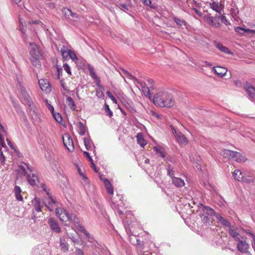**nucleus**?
Wrapping results in <instances>:
<instances>
[{
	"mask_svg": "<svg viewBox=\"0 0 255 255\" xmlns=\"http://www.w3.org/2000/svg\"><path fill=\"white\" fill-rule=\"evenodd\" d=\"M153 102L157 106L166 108H170L175 104L172 95L165 91H160L155 94Z\"/></svg>",
	"mask_w": 255,
	"mask_h": 255,
	"instance_id": "obj_1",
	"label": "nucleus"
},
{
	"mask_svg": "<svg viewBox=\"0 0 255 255\" xmlns=\"http://www.w3.org/2000/svg\"><path fill=\"white\" fill-rule=\"evenodd\" d=\"M29 54L30 60L32 65L36 67H40L41 63L40 60L42 57L41 52L39 47L34 43H30Z\"/></svg>",
	"mask_w": 255,
	"mask_h": 255,
	"instance_id": "obj_2",
	"label": "nucleus"
},
{
	"mask_svg": "<svg viewBox=\"0 0 255 255\" xmlns=\"http://www.w3.org/2000/svg\"><path fill=\"white\" fill-rule=\"evenodd\" d=\"M19 166V168L22 171V174L25 176L27 174V180L28 183L31 185L34 186L39 182L37 176L32 173V170L26 164L23 163Z\"/></svg>",
	"mask_w": 255,
	"mask_h": 255,
	"instance_id": "obj_3",
	"label": "nucleus"
},
{
	"mask_svg": "<svg viewBox=\"0 0 255 255\" xmlns=\"http://www.w3.org/2000/svg\"><path fill=\"white\" fill-rule=\"evenodd\" d=\"M56 214L62 222H67L70 221L78 223V218L74 214H69L64 209L56 208Z\"/></svg>",
	"mask_w": 255,
	"mask_h": 255,
	"instance_id": "obj_4",
	"label": "nucleus"
},
{
	"mask_svg": "<svg viewBox=\"0 0 255 255\" xmlns=\"http://www.w3.org/2000/svg\"><path fill=\"white\" fill-rule=\"evenodd\" d=\"M216 214L214 210L211 208L204 206L202 208L200 216L202 221L205 224H209L212 221V217Z\"/></svg>",
	"mask_w": 255,
	"mask_h": 255,
	"instance_id": "obj_5",
	"label": "nucleus"
},
{
	"mask_svg": "<svg viewBox=\"0 0 255 255\" xmlns=\"http://www.w3.org/2000/svg\"><path fill=\"white\" fill-rule=\"evenodd\" d=\"M42 187L43 188V191H45L47 192V194L48 196V198L46 199L44 204L45 206L48 209V210L50 211H52L54 209L57 208V203L56 200L52 197V195L49 194V193L46 190L45 188V185L43 184L42 185Z\"/></svg>",
	"mask_w": 255,
	"mask_h": 255,
	"instance_id": "obj_6",
	"label": "nucleus"
},
{
	"mask_svg": "<svg viewBox=\"0 0 255 255\" xmlns=\"http://www.w3.org/2000/svg\"><path fill=\"white\" fill-rule=\"evenodd\" d=\"M62 12L65 18L71 21H77L80 19V16L68 8L63 7Z\"/></svg>",
	"mask_w": 255,
	"mask_h": 255,
	"instance_id": "obj_7",
	"label": "nucleus"
},
{
	"mask_svg": "<svg viewBox=\"0 0 255 255\" xmlns=\"http://www.w3.org/2000/svg\"><path fill=\"white\" fill-rule=\"evenodd\" d=\"M239 243L237 244V248L238 251L242 253L247 254L249 253V249L250 245L247 243L246 238L244 237H241V239L238 241Z\"/></svg>",
	"mask_w": 255,
	"mask_h": 255,
	"instance_id": "obj_8",
	"label": "nucleus"
},
{
	"mask_svg": "<svg viewBox=\"0 0 255 255\" xmlns=\"http://www.w3.org/2000/svg\"><path fill=\"white\" fill-rule=\"evenodd\" d=\"M63 142L64 146L70 152L74 150V146L73 140L69 134H65L63 135Z\"/></svg>",
	"mask_w": 255,
	"mask_h": 255,
	"instance_id": "obj_9",
	"label": "nucleus"
},
{
	"mask_svg": "<svg viewBox=\"0 0 255 255\" xmlns=\"http://www.w3.org/2000/svg\"><path fill=\"white\" fill-rule=\"evenodd\" d=\"M20 90L21 94V98L22 99L23 103L28 106H30L32 103V100L26 88L22 86H20Z\"/></svg>",
	"mask_w": 255,
	"mask_h": 255,
	"instance_id": "obj_10",
	"label": "nucleus"
},
{
	"mask_svg": "<svg viewBox=\"0 0 255 255\" xmlns=\"http://www.w3.org/2000/svg\"><path fill=\"white\" fill-rule=\"evenodd\" d=\"M244 88L248 93L249 96L255 100V86L249 82H246L244 84Z\"/></svg>",
	"mask_w": 255,
	"mask_h": 255,
	"instance_id": "obj_11",
	"label": "nucleus"
},
{
	"mask_svg": "<svg viewBox=\"0 0 255 255\" xmlns=\"http://www.w3.org/2000/svg\"><path fill=\"white\" fill-rule=\"evenodd\" d=\"M38 84L40 89L44 92L48 93L51 92V88L49 82L47 80L40 79Z\"/></svg>",
	"mask_w": 255,
	"mask_h": 255,
	"instance_id": "obj_12",
	"label": "nucleus"
},
{
	"mask_svg": "<svg viewBox=\"0 0 255 255\" xmlns=\"http://www.w3.org/2000/svg\"><path fill=\"white\" fill-rule=\"evenodd\" d=\"M48 224L51 229L53 232L57 233H59L61 232L60 227H59V224L56 220L52 218H50L48 221Z\"/></svg>",
	"mask_w": 255,
	"mask_h": 255,
	"instance_id": "obj_13",
	"label": "nucleus"
},
{
	"mask_svg": "<svg viewBox=\"0 0 255 255\" xmlns=\"http://www.w3.org/2000/svg\"><path fill=\"white\" fill-rule=\"evenodd\" d=\"M176 141L180 145H186L188 143V140L186 136L180 132H178L175 135Z\"/></svg>",
	"mask_w": 255,
	"mask_h": 255,
	"instance_id": "obj_14",
	"label": "nucleus"
},
{
	"mask_svg": "<svg viewBox=\"0 0 255 255\" xmlns=\"http://www.w3.org/2000/svg\"><path fill=\"white\" fill-rule=\"evenodd\" d=\"M210 6L213 10L220 14H221L222 12L223 11V6L221 4L218 2H213L212 3H210Z\"/></svg>",
	"mask_w": 255,
	"mask_h": 255,
	"instance_id": "obj_15",
	"label": "nucleus"
},
{
	"mask_svg": "<svg viewBox=\"0 0 255 255\" xmlns=\"http://www.w3.org/2000/svg\"><path fill=\"white\" fill-rule=\"evenodd\" d=\"M214 44L215 46L221 52L228 54H232V52L229 49V48H227V47L223 46L222 43L217 42V41H214Z\"/></svg>",
	"mask_w": 255,
	"mask_h": 255,
	"instance_id": "obj_16",
	"label": "nucleus"
},
{
	"mask_svg": "<svg viewBox=\"0 0 255 255\" xmlns=\"http://www.w3.org/2000/svg\"><path fill=\"white\" fill-rule=\"evenodd\" d=\"M215 216L216 219L224 226L229 227L231 226V224L228 220L223 217L219 213H216Z\"/></svg>",
	"mask_w": 255,
	"mask_h": 255,
	"instance_id": "obj_17",
	"label": "nucleus"
},
{
	"mask_svg": "<svg viewBox=\"0 0 255 255\" xmlns=\"http://www.w3.org/2000/svg\"><path fill=\"white\" fill-rule=\"evenodd\" d=\"M103 181L105 187L108 193L110 195H113L114 193V189L113 185L111 184V183L107 178L104 179Z\"/></svg>",
	"mask_w": 255,
	"mask_h": 255,
	"instance_id": "obj_18",
	"label": "nucleus"
},
{
	"mask_svg": "<svg viewBox=\"0 0 255 255\" xmlns=\"http://www.w3.org/2000/svg\"><path fill=\"white\" fill-rule=\"evenodd\" d=\"M75 226H76L77 229L81 232L83 233L85 235L88 239L92 238L89 232L85 229V227L79 224V221L78 219V223H74Z\"/></svg>",
	"mask_w": 255,
	"mask_h": 255,
	"instance_id": "obj_19",
	"label": "nucleus"
},
{
	"mask_svg": "<svg viewBox=\"0 0 255 255\" xmlns=\"http://www.w3.org/2000/svg\"><path fill=\"white\" fill-rule=\"evenodd\" d=\"M71 50L68 49L66 46H63L60 49V52L63 58L66 60L69 58V55Z\"/></svg>",
	"mask_w": 255,
	"mask_h": 255,
	"instance_id": "obj_20",
	"label": "nucleus"
},
{
	"mask_svg": "<svg viewBox=\"0 0 255 255\" xmlns=\"http://www.w3.org/2000/svg\"><path fill=\"white\" fill-rule=\"evenodd\" d=\"M235 153L234 151H232L229 149H224L221 152V154L225 158L231 159L234 158V155Z\"/></svg>",
	"mask_w": 255,
	"mask_h": 255,
	"instance_id": "obj_21",
	"label": "nucleus"
},
{
	"mask_svg": "<svg viewBox=\"0 0 255 255\" xmlns=\"http://www.w3.org/2000/svg\"><path fill=\"white\" fill-rule=\"evenodd\" d=\"M215 72L219 77H223L227 73V69L226 68L217 66L214 69Z\"/></svg>",
	"mask_w": 255,
	"mask_h": 255,
	"instance_id": "obj_22",
	"label": "nucleus"
},
{
	"mask_svg": "<svg viewBox=\"0 0 255 255\" xmlns=\"http://www.w3.org/2000/svg\"><path fill=\"white\" fill-rule=\"evenodd\" d=\"M233 159L238 162H245L247 160V158L245 156H243L241 153L237 151H235Z\"/></svg>",
	"mask_w": 255,
	"mask_h": 255,
	"instance_id": "obj_23",
	"label": "nucleus"
},
{
	"mask_svg": "<svg viewBox=\"0 0 255 255\" xmlns=\"http://www.w3.org/2000/svg\"><path fill=\"white\" fill-rule=\"evenodd\" d=\"M136 139L137 143L139 144L141 147H144L146 144L147 142L143 138V135L141 133H138L136 135Z\"/></svg>",
	"mask_w": 255,
	"mask_h": 255,
	"instance_id": "obj_24",
	"label": "nucleus"
},
{
	"mask_svg": "<svg viewBox=\"0 0 255 255\" xmlns=\"http://www.w3.org/2000/svg\"><path fill=\"white\" fill-rule=\"evenodd\" d=\"M66 103L69 108L72 111H76V106L73 99L69 96L66 97Z\"/></svg>",
	"mask_w": 255,
	"mask_h": 255,
	"instance_id": "obj_25",
	"label": "nucleus"
},
{
	"mask_svg": "<svg viewBox=\"0 0 255 255\" xmlns=\"http://www.w3.org/2000/svg\"><path fill=\"white\" fill-rule=\"evenodd\" d=\"M172 181L173 184L177 187H183L185 184L184 180L180 178H173Z\"/></svg>",
	"mask_w": 255,
	"mask_h": 255,
	"instance_id": "obj_26",
	"label": "nucleus"
},
{
	"mask_svg": "<svg viewBox=\"0 0 255 255\" xmlns=\"http://www.w3.org/2000/svg\"><path fill=\"white\" fill-rule=\"evenodd\" d=\"M76 126H77V131L79 134L84 135L85 133V128L83 124L81 122H79L76 124Z\"/></svg>",
	"mask_w": 255,
	"mask_h": 255,
	"instance_id": "obj_27",
	"label": "nucleus"
},
{
	"mask_svg": "<svg viewBox=\"0 0 255 255\" xmlns=\"http://www.w3.org/2000/svg\"><path fill=\"white\" fill-rule=\"evenodd\" d=\"M230 235L236 241H240L241 239L240 235L235 229H230L229 231Z\"/></svg>",
	"mask_w": 255,
	"mask_h": 255,
	"instance_id": "obj_28",
	"label": "nucleus"
},
{
	"mask_svg": "<svg viewBox=\"0 0 255 255\" xmlns=\"http://www.w3.org/2000/svg\"><path fill=\"white\" fill-rule=\"evenodd\" d=\"M206 21L211 26L215 27H219L221 26V23L214 21V18L211 16H208L206 19Z\"/></svg>",
	"mask_w": 255,
	"mask_h": 255,
	"instance_id": "obj_29",
	"label": "nucleus"
},
{
	"mask_svg": "<svg viewBox=\"0 0 255 255\" xmlns=\"http://www.w3.org/2000/svg\"><path fill=\"white\" fill-rule=\"evenodd\" d=\"M241 171L239 170H235L233 173V175L236 180L239 181L243 180V176Z\"/></svg>",
	"mask_w": 255,
	"mask_h": 255,
	"instance_id": "obj_30",
	"label": "nucleus"
},
{
	"mask_svg": "<svg viewBox=\"0 0 255 255\" xmlns=\"http://www.w3.org/2000/svg\"><path fill=\"white\" fill-rule=\"evenodd\" d=\"M104 110L107 116L110 118H112L113 115L112 111L110 110L109 106L107 104L104 105Z\"/></svg>",
	"mask_w": 255,
	"mask_h": 255,
	"instance_id": "obj_31",
	"label": "nucleus"
},
{
	"mask_svg": "<svg viewBox=\"0 0 255 255\" xmlns=\"http://www.w3.org/2000/svg\"><path fill=\"white\" fill-rule=\"evenodd\" d=\"M60 245L61 250L64 252L68 251V246L66 243L64 242L61 239L60 240Z\"/></svg>",
	"mask_w": 255,
	"mask_h": 255,
	"instance_id": "obj_32",
	"label": "nucleus"
},
{
	"mask_svg": "<svg viewBox=\"0 0 255 255\" xmlns=\"http://www.w3.org/2000/svg\"><path fill=\"white\" fill-rule=\"evenodd\" d=\"M153 149L156 151V154H158L159 156L162 158L165 157V153L161 148L158 147H154Z\"/></svg>",
	"mask_w": 255,
	"mask_h": 255,
	"instance_id": "obj_33",
	"label": "nucleus"
},
{
	"mask_svg": "<svg viewBox=\"0 0 255 255\" xmlns=\"http://www.w3.org/2000/svg\"><path fill=\"white\" fill-rule=\"evenodd\" d=\"M235 31L240 34H243L245 32H251L252 30L250 29H245L241 27H237L235 28Z\"/></svg>",
	"mask_w": 255,
	"mask_h": 255,
	"instance_id": "obj_34",
	"label": "nucleus"
},
{
	"mask_svg": "<svg viewBox=\"0 0 255 255\" xmlns=\"http://www.w3.org/2000/svg\"><path fill=\"white\" fill-rule=\"evenodd\" d=\"M142 86V91L143 92L144 94L146 96H148L150 95V91L149 88L147 87L145 84H144V85H143L142 84H141Z\"/></svg>",
	"mask_w": 255,
	"mask_h": 255,
	"instance_id": "obj_35",
	"label": "nucleus"
},
{
	"mask_svg": "<svg viewBox=\"0 0 255 255\" xmlns=\"http://www.w3.org/2000/svg\"><path fill=\"white\" fill-rule=\"evenodd\" d=\"M19 23H20V30L21 31L22 33H25L26 32V28H25V26L24 24H25V21L22 18L19 19Z\"/></svg>",
	"mask_w": 255,
	"mask_h": 255,
	"instance_id": "obj_36",
	"label": "nucleus"
},
{
	"mask_svg": "<svg viewBox=\"0 0 255 255\" xmlns=\"http://www.w3.org/2000/svg\"><path fill=\"white\" fill-rule=\"evenodd\" d=\"M167 174L168 175L172 178V179H173V178H174L175 177L174 176V171L171 168V165H169L168 166H167Z\"/></svg>",
	"mask_w": 255,
	"mask_h": 255,
	"instance_id": "obj_37",
	"label": "nucleus"
},
{
	"mask_svg": "<svg viewBox=\"0 0 255 255\" xmlns=\"http://www.w3.org/2000/svg\"><path fill=\"white\" fill-rule=\"evenodd\" d=\"M51 113L56 121H57L58 122H60L61 121L62 117L59 113H55L54 111L53 112V113Z\"/></svg>",
	"mask_w": 255,
	"mask_h": 255,
	"instance_id": "obj_38",
	"label": "nucleus"
},
{
	"mask_svg": "<svg viewBox=\"0 0 255 255\" xmlns=\"http://www.w3.org/2000/svg\"><path fill=\"white\" fill-rule=\"evenodd\" d=\"M242 181L250 183H253L255 181V179L253 177L251 176H248V177L244 178L243 177V180Z\"/></svg>",
	"mask_w": 255,
	"mask_h": 255,
	"instance_id": "obj_39",
	"label": "nucleus"
},
{
	"mask_svg": "<svg viewBox=\"0 0 255 255\" xmlns=\"http://www.w3.org/2000/svg\"><path fill=\"white\" fill-rule=\"evenodd\" d=\"M143 4L144 5H147L150 6V7L155 9V7L151 4V0H141Z\"/></svg>",
	"mask_w": 255,
	"mask_h": 255,
	"instance_id": "obj_40",
	"label": "nucleus"
},
{
	"mask_svg": "<svg viewBox=\"0 0 255 255\" xmlns=\"http://www.w3.org/2000/svg\"><path fill=\"white\" fill-rule=\"evenodd\" d=\"M89 71H90V75L91 76L92 78H93L94 79H96L98 78L95 71L93 67H90L89 68Z\"/></svg>",
	"mask_w": 255,
	"mask_h": 255,
	"instance_id": "obj_41",
	"label": "nucleus"
},
{
	"mask_svg": "<svg viewBox=\"0 0 255 255\" xmlns=\"http://www.w3.org/2000/svg\"><path fill=\"white\" fill-rule=\"evenodd\" d=\"M84 144L87 148V149L89 150L91 148V141L88 138H84Z\"/></svg>",
	"mask_w": 255,
	"mask_h": 255,
	"instance_id": "obj_42",
	"label": "nucleus"
},
{
	"mask_svg": "<svg viewBox=\"0 0 255 255\" xmlns=\"http://www.w3.org/2000/svg\"><path fill=\"white\" fill-rule=\"evenodd\" d=\"M69 58H71L73 61L76 62L77 60V57L75 54V53L72 50L71 51L70 55H69Z\"/></svg>",
	"mask_w": 255,
	"mask_h": 255,
	"instance_id": "obj_43",
	"label": "nucleus"
},
{
	"mask_svg": "<svg viewBox=\"0 0 255 255\" xmlns=\"http://www.w3.org/2000/svg\"><path fill=\"white\" fill-rule=\"evenodd\" d=\"M63 68L65 71L69 75H71V69L69 66L67 64L65 63L63 64Z\"/></svg>",
	"mask_w": 255,
	"mask_h": 255,
	"instance_id": "obj_44",
	"label": "nucleus"
},
{
	"mask_svg": "<svg viewBox=\"0 0 255 255\" xmlns=\"http://www.w3.org/2000/svg\"><path fill=\"white\" fill-rule=\"evenodd\" d=\"M220 18L222 22L224 23L225 25H228L230 24V23L228 21L227 19H226V16L224 14H222L220 16Z\"/></svg>",
	"mask_w": 255,
	"mask_h": 255,
	"instance_id": "obj_45",
	"label": "nucleus"
},
{
	"mask_svg": "<svg viewBox=\"0 0 255 255\" xmlns=\"http://www.w3.org/2000/svg\"><path fill=\"white\" fill-rule=\"evenodd\" d=\"M106 94L107 96L112 100V101L115 104L117 103V100L116 98L114 97V96L112 94V93L109 91H107L106 92Z\"/></svg>",
	"mask_w": 255,
	"mask_h": 255,
	"instance_id": "obj_46",
	"label": "nucleus"
},
{
	"mask_svg": "<svg viewBox=\"0 0 255 255\" xmlns=\"http://www.w3.org/2000/svg\"><path fill=\"white\" fill-rule=\"evenodd\" d=\"M45 102L48 109L50 111L51 113H53V112L54 111L53 107L48 103V101L47 99L45 100Z\"/></svg>",
	"mask_w": 255,
	"mask_h": 255,
	"instance_id": "obj_47",
	"label": "nucleus"
},
{
	"mask_svg": "<svg viewBox=\"0 0 255 255\" xmlns=\"http://www.w3.org/2000/svg\"><path fill=\"white\" fill-rule=\"evenodd\" d=\"M5 161V157L3 154V152L0 151V163L3 164Z\"/></svg>",
	"mask_w": 255,
	"mask_h": 255,
	"instance_id": "obj_48",
	"label": "nucleus"
},
{
	"mask_svg": "<svg viewBox=\"0 0 255 255\" xmlns=\"http://www.w3.org/2000/svg\"><path fill=\"white\" fill-rule=\"evenodd\" d=\"M121 9L125 11L126 10H128V6L125 4H120L117 5Z\"/></svg>",
	"mask_w": 255,
	"mask_h": 255,
	"instance_id": "obj_49",
	"label": "nucleus"
},
{
	"mask_svg": "<svg viewBox=\"0 0 255 255\" xmlns=\"http://www.w3.org/2000/svg\"><path fill=\"white\" fill-rule=\"evenodd\" d=\"M15 196L16 199L17 200L20 201H23V198H22V196L21 195L20 193L15 194Z\"/></svg>",
	"mask_w": 255,
	"mask_h": 255,
	"instance_id": "obj_50",
	"label": "nucleus"
},
{
	"mask_svg": "<svg viewBox=\"0 0 255 255\" xmlns=\"http://www.w3.org/2000/svg\"><path fill=\"white\" fill-rule=\"evenodd\" d=\"M21 190L20 188L18 186H15L14 187V193L15 194H18L21 193Z\"/></svg>",
	"mask_w": 255,
	"mask_h": 255,
	"instance_id": "obj_51",
	"label": "nucleus"
},
{
	"mask_svg": "<svg viewBox=\"0 0 255 255\" xmlns=\"http://www.w3.org/2000/svg\"><path fill=\"white\" fill-rule=\"evenodd\" d=\"M174 21L177 24L180 25H182V23H183V21H182V20H181L180 19H179L178 18L175 17Z\"/></svg>",
	"mask_w": 255,
	"mask_h": 255,
	"instance_id": "obj_52",
	"label": "nucleus"
},
{
	"mask_svg": "<svg viewBox=\"0 0 255 255\" xmlns=\"http://www.w3.org/2000/svg\"><path fill=\"white\" fill-rule=\"evenodd\" d=\"M35 209L37 212H41V207L39 204V203L35 205L34 206Z\"/></svg>",
	"mask_w": 255,
	"mask_h": 255,
	"instance_id": "obj_53",
	"label": "nucleus"
},
{
	"mask_svg": "<svg viewBox=\"0 0 255 255\" xmlns=\"http://www.w3.org/2000/svg\"><path fill=\"white\" fill-rule=\"evenodd\" d=\"M234 84L237 87H242V83L239 81V80H235L234 81Z\"/></svg>",
	"mask_w": 255,
	"mask_h": 255,
	"instance_id": "obj_54",
	"label": "nucleus"
},
{
	"mask_svg": "<svg viewBox=\"0 0 255 255\" xmlns=\"http://www.w3.org/2000/svg\"><path fill=\"white\" fill-rule=\"evenodd\" d=\"M41 22L39 20H33L32 21H29L27 22V24L29 25L33 24H38Z\"/></svg>",
	"mask_w": 255,
	"mask_h": 255,
	"instance_id": "obj_55",
	"label": "nucleus"
},
{
	"mask_svg": "<svg viewBox=\"0 0 255 255\" xmlns=\"http://www.w3.org/2000/svg\"><path fill=\"white\" fill-rule=\"evenodd\" d=\"M147 82L148 84L150 85V88H153V80L151 79H148L147 80Z\"/></svg>",
	"mask_w": 255,
	"mask_h": 255,
	"instance_id": "obj_56",
	"label": "nucleus"
},
{
	"mask_svg": "<svg viewBox=\"0 0 255 255\" xmlns=\"http://www.w3.org/2000/svg\"><path fill=\"white\" fill-rule=\"evenodd\" d=\"M170 128H171V129H172L173 133L175 135L176 134V133H177L178 132H177L176 131V129L174 127V126L173 125H171Z\"/></svg>",
	"mask_w": 255,
	"mask_h": 255,
	"instance_id": "obj_57",
	"label": "nucleus"
},
{
	"mask_svg": "<svg viewBox=\"0 0 255 255\" xmlns=\"http://www.w3.org/2000/svg\"><path fill=\"white\" fill-rule=\"evenodd\" d=\"M91 167L92 168H93V169L94 170V171H95V172H98V170L97 169V168H96V165L94 163V162H92V164H91Z\"/></svg>",
	"mask_w": 255,
	"mask_h": 255,
	"instance_id": "obj_58",
	"label": "nucleus"
},
{
	"mask_svg": "<svg viewBox=\"0 0 255 255\" xmlns=\"http://www.w3.org/2000/svg\"><path fill=\"white\" fill-rule=\"evenodd\" d=\"M77 255H84L83 252L80 249H78L76 250Z\"/></svg>",
	"mask_w": 255,
	"mask_h": 255,
	"instance_id": "obj_59",
	"label": "nucleus"
},
{
	"mask_svg": "<svg viewBox=\"0 0 255 255\" xmlns=\"http://www.w3.org/2000/svg\"><path fill=\"white\" fill-rule=\"evenodd\" d=\"M83 154L85 156H86L87 158H89V157H90V154L88 152H87V151H84L83 152Z\"/></svg>",
	"mask_w": 255,
	"mask_h": 255,
	"instance_id": "obj_60",
	"label": "nucleus"
},
{
	"mask_svg": "<svg viewBox=\"0 0 255 255\" xmlns=\"http://www.w3.org/2000/svg\"><path fill=\"white\" fill-rule=\"evenodd\" d=\"M153 116H155L157 119H161V115H158L155 113H153Z\"/></svg>",
	"mask_w": 255,
	"mask_h": 255,
	"instance_id": "obj_61",
	"label": "nucleus"
},
{
	"mask_svg": "<svg viewBox=\"0 0 255 255\" xmlns=\"http://www.w3.org/2000/svg\"><path fill=\"white\" fill-rule=\"evenodd\" d=\"M251 234V237H252L253 240L254 241V244H255V235L252 234V233H250Z\"/></svg>",
	"mask_w": 255,
	"mask_h": 255,
	"instance_id": "obj_62",
	"label": "nucleus"
},
{
	"mask_svg": "<svg viewBox=\"0 0 255 255\" xmlns=\"http://www.w3.org/2000/svg\"><path fill=\"white\" fill-rule=\"evenodd\" d=\"M89 161H90L91 163L92 164V162H93V159L91 156L89 157L88 158Z\"/></svg>",
	"mask_w": 255,
	"mask_h": 255,
	"instance_id": "obj_63",
	"label": "nucleus"
},
{
	"mask_svg": "<svg viewBox=\"0 0 255 255\" xmlns=\"http://www.w3.org/2000/svg\"><path fill=\"white\" fill-rule=\"evenodd\" d=\"M144 162H145V163H149V159H148V158H146V159H145Z\"/></svg>",
	"mask_w": 255,
	"mask_h": 255,
	"instance_id": "obj_64",
	"label": "nucleus"
}]
</instances>
